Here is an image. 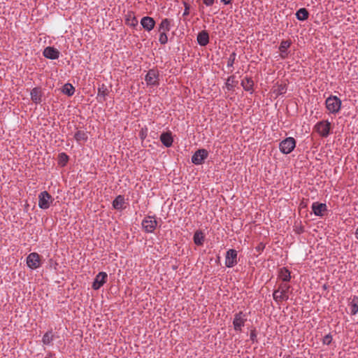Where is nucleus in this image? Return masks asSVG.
<instances>
[{"label":"nucleus","mask_w":358,"mask_h":358,"mask_svg":"<svg viewBox=\"0 0 358 358\" xmlns=\"http://www.w3.org/2000/svg\"><path fill=\"white\" fill-rule=\"evenodd\" d=\"M326 108L331 113H337L341 109V101L336 96H330L325 101Z\"/></svg>","instance_id":"nucleus-1"},{"label":"nucleus","mask_w":358,"mask_h":358,"mask_svg":"<svg viewBox=\"0 0 358 358\" xmlns=\"http://www.w3.org/2000/svg\"><path fill=\"white\" fill-rule=\"evenodd\" d=\"M296 140L293 137H287L279 144V149L283 154H289L296 147Z\"/></svg>","instance_id":"nucleus-2"},{"label":"nucleus","mask_w":358,"mask_h":358,"mask_svg":"<svg viewBox=\"0 0 358 358\" xmlns=\"http://www.w3.org/2000/svg\"><path fill=\"white\" fill-rule=\"evenodd\" d=\"M53 201L54 199L47 191H43L38 195V206L41 209H48Z\"/></svg>","instance_id":"nucleus-3"},{"label":"nucleus","mask_w":358,"mask_h":358,"mask_svg":"<svg viewBox=\"0 0 358 358\" xmlns=\"http://www.w3.org/2000/svg\"><path fill=\"white\" fill-rule=\"evenodd\" d=\"M247 321L246 314L243 313V311H239L234 315L233 320L234 329L236 331H241L242 327H244L245 322Z\"/></svg>","instance_id":"nucleus-4"},{"label":"nucleus","mask_w":358,"mask_h":358,"mask_svg":"<svg viewBox=\"0 0 358 358\" xmlns=\"http://www.w3.org/2000/svg\"><path fill=\"white\" fill-rule=\"evenodd\" d=\"M331 123L328 121H320L315 126V131L322 136L327 137L329 134Z\"/></svg>","instance_id":"nucleus-5"},{"label":"nucleus","mask_w":358,"mask_h":358,"mask_svg":"<svg viewBox=\"0 0 358 358\" xmlns=\"http://www.w3.org/2000/svg\"><path fill=\"white\" fill-rule=\"evenodd\" d=\"M157 225V222L153 216H147L142 221V227L147 233H152Z\"/></svg>","instance_id":"nucleus-6"},{"label":"nucleus","mask_w":358,"mask_h":358,"mask_svg":"<svg viewBox=\"0 0 358 358\" xmlns=\"http://www.w3.org/2000/svg\"><path fill=\"white\" fill-rule=\"evenodd\" d=\"M208 156V152L206 149H199L192 157V162L196 165L202 164Z\"/></svg>","instance_id":"nucleus-7"},{"label":"nucleus","mask_w":358,"mask_h":358,"mask_svg":"<svg viewBox=\"0 0 358 358\" xmlns=\"http://www.w3.org/2000/svg\"><path fill=\"white\" fill-rule=\"evenodd\" d=\"M145 80L148 85H159V72L156 69H150L147 73Z\"/></svg>","instance_id":"nucleus-8"},{"label":"nucleus","mask_w":358,"mask_h":358,"mask_svg":"<svg viewBox=\"0 0 358 358\" xmlns=\"http://www.w3.org/2000/svg\"><path fill=\"white\" fill-rule=\"evenodd\" d=\"M237 264V251L234 249H229L226 252L225 265L231 268Z\"/></svg>","instance_id":"nucleus-9"},{"label":"nucleus","mask_w":358,"mask_h":358,"mask_svg":"<svg viewBox=\"0 0 358 358\" xmlns=\"http://www.w3.org/2000/svg\"><path fill=\"white\" fill-rule=\"evenodd\" d=\"M108 275L106 272H99L95 277L92 287L94 290L100 289L106 282Z\"/></svg>","instance_id":"nucleus-10"},{"label":"nucleus","mask_w":358,"mask_h":358,"mask_svg":"<svg viewBox=\"0 0 358 358\" xmlns=\"http://www.w3.org/2000/svg\"><path fill=\"white\" fill-rule=\"evenodd\" d=\"M27 264L31 269H36L40 266V256L36 252L30 253L27 257Z\"/></svg>","instance_id":"nucleus-11"},{"label":"nucleus","mask_w":358,"mask_h":358,"mask_svg":"<svg viewBox=\"0 0 358 358\" xmlns=\"http://www.w3.org/2000/svg\"><path fill=\"white\" fill-rule=\"evenodd\" d=\"M43 55L50 59H58L60 55L59 51L54 47L48 46L43 50Z\"/></svg>","instance_id":"nucleus-12"},{"label":"nucleus","mask_w":358,"mask_h":358,"mask_svg":"<svg viewBox=\"0 0 358 358\" xmlns=\"http://www.w3.org/2000/svg\"><path fill=\"white\" fill-rule=\"evenodd\" d=\"M312 210L315 215L322 217L324 212L327 210V206L326 203L314 202L312 204Z\"/></svg>","instance_id":"nucleus-13"},{"label":"nucleus","mask_w":358,"mask_h":358,"mask_svg":"<svg viewBox=\"0 0 358 358\" xmlns=\"http://www.w3.org/2000/svg\"><path fill=\"white\" fill-rule=\"evenodd\" d=\"M30 95H31V99L34 103H35L36 104L41 103L43 93H42L41 88H39V87L33 88L31 91Z\"/></svg>","instance_id":"nucleus-14"},{"label":"nucleus","mask_w":358,"mask_h":358,"mask_svg":"<svg viewBox=\"0 0 358 358\" xmlns=\"http://www.w3.org/2000/svg\"><path fill=\"white\" fill-rule=\"evenodd\" d=\"M141 24L143 29L150 31L154 28L155 25V21L152 17L145 16L141 19Z\"/></svg>","instance_id":"nucleus-15"},{"label":"nucleus","mask_w":358,"mask_h":358,"mask_svg":"<svg viewBox=\"0 0 358 358\" xmlns=\"http://www.w3.org/2000/svg\"><path fill=\"white\" fill-rule=\"evenodd\" d=\"M292 42L290 40L282 41L279 46V50L280 52V57L285 59L287 55V49L290 47Z\"/></svg>","instance_id":"nucleus-16"},{"label":"nucleus","mask_w":358,"mask_h":358,"mask_svg":"<svg viewBox=\"0 0 358 358\" xmlns=\"http://www.w3.org/2000/svg\"><path fill=\"white\" fill-rule=\"evenodd\" d=\"M160 141L166 148H170L173 142V137L170 132H164L160 136Z\"/></svg>","instance_id":"nucleus-17"},{"label":"nucleus","mask_w":358,"mask_h":358,"mask_svg":"<svg viewBox=\"0 0 358 358\" xmlns=\"http://www.w3.org/2000/svg\"><path fill=\"white\" fill-rule=\"evenodd\" d=\"M197 42L201 46H206L209 43V35L206 31H201L197 35Z\"/></svg>","instance_id":"nucleus-18"},{"label":"nucleus","mask_w":358,"mask_h":358,"mask_svg":"<svg viewBox=\"0 0 358 358\" xmlns=\"http://www.w3.org/2000/svg\"><path fill=\"white\" fill-rule=\"evenodd\" d=\"M171 20L165 18L163 19L159 25V31H169L171 29Z\"/></svg>","instance_id":"nucleus-19"},{"label":"nucleus","mask_w":358,"mask_h":358,"mask_svg":"<svg viewBox=\"0 0 358 358\" xmlns=\"http://www.w3.org/2000/svg\"><path fill=\"white\" fill-rule=\"evenodd\" d=\"M241 85L245 91H253L254 82L251 78L245 77L243 79Z\"/></svg>","instance_id":"nucleus-20"},{"label":"nucleus","mask_w":358,"mask_h":358,"mask_svg":"<svg viewBox=\"0 0 358 358\" xmlns=\"http://www.w3.org/2000/svg\"><path fill=\"white\" fill-rule=\"evenodd\" d=\"M204 239H205V236L201 231L198 230L194 233L193 240H194V243L196 245H202L203 244Z\"/></svg>","instance_id":"nucleus-21"},{"label":"nucleus","mask_w":358,"mask_h":358,"mask_svg":"<svg viewBox=\"0 0 358 358\" xmlns=\"http://www.w3.org/2000/svg\"><path fill=\"white\" fill-rule=\"evenodd\" d=\"M278 276L283 282H289L291 279L290 271L285 267L280 268Z\"/></svg>","instance_id":"nucleus-22"},{"label":"nucleus","mask_w":358,"mask_h":358,"mask_svg":"<svg viewBox=\"0 0 358 358\" xmlns=\"http://www.w3.org/2000/svg\"><path fill=\"white\" fill-rule=\"evenodd\" d=\"M273 92L277 96L284 94L287 92V85L285 83H277L276 85L273 87Z\"/></svg>","instance_id":"nucleus-23"},{"label":"nucleus","mask_w":358,"mask_h":358,"mask_svg":"<svg viewBox=\"0 0 358 358\" xmlns=\"http://www.w3.org/2000/svg\"><path fill=\"white\" fill-rule=\"evenodd\" d=\"M124 204V197L122 195H118L113 201V207L116 210H121L123 208Z\"/></svg>","instance_id":"nucleus-24"},{"label":"nucleus","mask_w":358,"mask_h":358,"mask_svg":"<svg viewBox=\"0 0 358 358\" xmlns=\"http://www.w3.org/2000/svg\"><path fill=\"white\" fill-rule=\"evenodd\" d=\"M309 13L305 8L299 9L296 13V17L297 20L300 21H304L308 18Z\"/></svg>","instance_id":"nucleus-25"},{"label":"nucleus","mask_w":358,"mask_h":358,"mask_svg":"<svg viewBox=\"0 0 358 358\" xmlns=\"http://www.w3.org/2000/svg\"><path fill=\"white\" fill-rule=\"evenodd\" d=\"M74 138L78 143L81 141L86 142L87 141L88 136L85 131L83 130H78L74 134Z\"/></svg>","instance_id":"nucleus-26"},{"label":"nucleus","mask_w":358,"mask_h":358,"mask_svg":"<svg viewBox=\"0 0 358 358\" xmlns=\"http://www.w3.org/2000/svg\"><path fill=\"white\" fill-rule=\"evenodd\" d=\"M53 340L54 336L52 330L48 331L46 333H45L42 338V342L45 345H50Z\"/></svg>","instance_id":"nucleus-27"},{"label":"nucleus","mask_w":358,"mask_h":358,"mask_svg":"<svg viewBox=\"0 0 358 358\" xmlns=\"http://www.w3.org/2000/svg\"><path fill=\"white\" fill-rule=\"evenodd\" d=\"M98 97L103 98V101H105L106 96L108 94L109 91L107 88V86L105 84L99 85L98 87Z\"/></svg>","instance_id":"nucleus-28"},{"label":"nucleus","mask_w":358,"mask_h":358,"mask_svg":"<svg viewBox=\"0 0 358 358\" xmlns=\"http://www.w3.org/2000/svg\"><path fill=\"white\" fill-rule=\"evenodd\" d=\"M351 315H355L358 313V296H354L350 302Z\"/></svg>","instance_id":"nucleus-29"},{"label":"nucleus","mask_w":358,"mask_h":358,"mask_svg":"<svg viewBox=\"0 0 358 358\" xmlns=\"http://www.w3.org/2000/svg\"><path fill=\"white\" fill-rule=\"evenodd\" d=\"M273 298L276 302H281L288 300L289 296H283L280 293V290L275 289L273 293Z\"/></svg>","instance_id":"nucleus-30"},{"label":"nucleus","mask_w":358,"mask_h":358,"mask_svg":"<svg viewBox=\"0 0 358 358\" xmlns=\"http://www.w3.org/2000/svg\"><path fill=\"white\" fill-rule=\"evenodd\" d=\"M62 92L64 94L70 96L74 94L75 88L71 84L66 83L63 86Z\"/></svg>","instance_id":"nucleus-31"},{"label":"nucleus","mask_w":358,"mask_h":358,"mask_svg":"<svg viewBox=\"0 0 358 358\" xmlns=\"http://www.w3.org/2000/svg\"><path fill=\"white\" fill-rule=\"evenodd\" d=\"M235 76H231L227 78L225 85L228 90H232L237 84L238 82L235 80Z\"/></svg>","instance_id":"nucleus-32"},{"label":"nucleus","mask_w":358,"mask_h":358,"mask_svg":"<svg viewBox=\"0 0 358 358\" xmlns=\"http://www.w3.org/2000/svg\"><path fill=\"white\" fill-rule=\"evenodd\" d=\"M69 159V157L65 152H62V153L59 154L58 163L61 166H66Z\"/></svg>","instance_id":"nucleus-33"},{"label":"nucleus","mask_w":358,"mask_h":358,"mask_svg":"<svg viewBox=\"0 0 358 358\" xmlns=\"http://www.w3.org/2000/svg\"><path fill=\"white\" fill-rule=\"evenodd\" d=\"M126 23L127 25L134 27L138 24V20L134 15L129 14L126 18Z\"/></svg>","instance_id":"nucleus-34"},{"label":"nucleus","mask_w":358,"mask_h":358,"mask_svg":"<svg viewBox=\"0 0 358 358\" xmlns=\"http://www.w3.org/2000/svg\"><path fill=\"white\" fill-rule=\"evenodd\" d=\"M290 285L286 283H282L279 285L278 290H280V293L283 296H288V292L290 289Z\"/></svg>","instance_id":"nucleus-35"},{"label":"nucleus","mask_w":358,"mask_h":358,"mask_svg":"<svg viewBox=\"0 0 358 358\" xmlns=\"http://www.w3.org/2000/svg\"><path fill=\"white\" fill-rule=\"evenodd\" d=\"M159 41L162 45H165L168 42V36L164 31H159Z\"/></svg>","instance_id":"nucleus-36"},{"label":"nucleus","mask_w":358,"mask_h":358,"mask_svg":"<svg viewBox=\"0 0 358 358\" xmlns=\"http://www.w3.org/2000/svg\"><path fill=\"white\" fill-rule=\"evenodd\" d=\"M236 53L233 52L227 59V66L232 67L236 60Z\"/></svg>","instance_id":"nucleus-37"},{"label":"nucleus","mask_w":358,"mask_h":358,"mask_svg":"<svg viewBox=\"0 0 358 358\" xmlns=\"http://www.w3.org/2000/svg\"><path fill=\"white\" fill-rule=\"evenodd\" d=\"M332 341V336L330 334L326 335L322 340V343L324 345H330Z\"/></svg>","instance_id":"nucleus-38"},{"label":"nucleus","mask_w":358,"mask_h":358,"mask_svg":"<svg viewBox=\"0 0 358 358\" xmlns=\"http://www.w3.org/2000/svg\"><path fill=\"white\" fill-rule=\"evenodd\" d=\"M250 338L253 343L257 342V331L255 329H252L250 331Z\"/></svg>","instance_id":"nucleus-39"},{"label":"nucleus","mask_w":358,"mask_h":358,"mask_svg":"<svg viewBox=\"0 0 358 358\" xmlns=\"http://www.w3.org/2000/svg\"><path fill=\"white\" fill-rule=\"evenodd\" d=\"M215 0H203V3L207 6H211L214 3Z\"/></svg>","instance_id":"nucleus-40"},{"label":"nucleus","mask_w":358,"mask_h":358,"mask_svg":"<svg viewBox=\"0 0 358 358\" xmlns=\"http://www.w3.org/2000/svg\"><path fill=\"white\" fill-rule=\"evenodd\" d=\"M185 10L183 13V16L188 15L189 10V6L188 4H187L186 3H185Z\"/></svg>","instance_id":"nucleus-41"},{"label":"nucleus","mask_w":358,"mask_h":358,"mask_svg":"<svg viewBox=\"0 0 358 358\" xmlns=\"http://www.w3.org/2000/svg\"><path fill=\"white\" fill-rule=\"evenodd\" d=\"M264 248V245L262 244V243H260L259 244L256 248V250L259 252H260L261 251H262Z\"/></svg>","instance_id":"nucleus-42"},{"label":"nucleus","mask_w":358,"mask_h":358,"mask_svg":"<svg viewBox=\"0 0 358 358\" xmlns=\"http://www.w3.org/2000/svg\"><path fill=\"white\" fill-rule=\"evenodd\" d=\"M222 2H223L224 4H229L231 3V0H221Z\"/></svg>","instance_id":"nucleus-43"},{"label":"nucleus","mask_w":358,"mask_h":358,"mask_svg":"<svg viewBox=\"0 0 358 358\" xmlns=\"http://www.w3.org/2000/svg\"><path fill=\"white\" fill-rule=\"evenodd\" d=\"M355 237L358 239V227L357 228L355 231Z\"/></svg>","instance_id":"nucleus-44"},{"label":"nucleus","mask_w":358,"mask_h":358,"mask_svg":"<svg viewBox=\"0 0 358 358\" xmlns=\"http://www.w3.org/2000/svg\"><path fill=\"white\" fill-rule=\"evenodd\" d=\"M300 206L301 208H303L306 206V204L302 201V202H301Z\"/></svg>","instance_id":"nucleus-45"},{"label":"nucleus","mask_w":358,"mask_h":358,"mask_svg":"<svg viewBox=\"0 0 358 358\" xmlns=\"http://www.w3.org/2000/svg\"><path fill=\"white\" fill-rule=\"evenodd\" d=\"M295 358H300V357H295Z\"/></svg>","instance_id":"nucleus-46"}]
</instances>
